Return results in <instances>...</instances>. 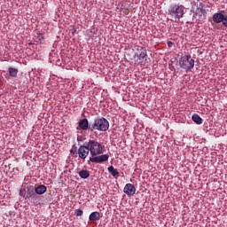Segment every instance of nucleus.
I'll list each match as a JSON object with an SVG mask.
<instances>
[{
	"mask_svg": "<svg viewBox=\"0 0 227 227\" xmlns=\"http://www.w3.org/2000/svg\"><path fill=\"white\" fill-rule=\"evenodd\" d=\"M20 195L23 196V192L22 191H20Z\"/></svg>",
	"mask_w": 227,
	"mask_h": 227,
	"instance_id": "5701e85b",
	"label": "nucleus"
},
{
	"mask_svg": "<svg viewBox=\"0 0 227 227\" xmlns=\"http://www.w3.org/2000/svg\"><path fill=\"white\" fill-rule=\"evenodd\" d=\"M89 153H90V149H88L87 146L85 145L79 146L77 151L79 159L85 160L89 156Z\"/></svg>",
	"mask_w": 227,
	"mask_h": 227,
	"instance_id": "0eeeda50",
	"label": "nucleus"
},
{
	"mask_svg": "<svg viewBox=\"0 0 227 227\" xmlns=\"http://www.w3.org/2000/svg\"><path fill=\"white\" fill-rule=\"evenodd\" d=\"M184 7L179 4H173L169 6L168 14L172 17V19L179 20L184 17Z\"/></svg>",
	"mask_w": 227,
	"mask_h": 227,
	"instance_id": "20e7f679",
	"label": "nucleus"
},
{
	"mask_svg": "<svg viewBox=\"0 0 227 227\" xmlns=\"http://www.w3.org/2000/svg\"><path fill=\"white\" fill-rule=\"evenodd\" d=\"M192 121L197 124V125H201L202 124V119L198 114H194L192 115Z\"/></svg>",
	"mask_w": 227,
	"mask_h": 227,
	"instance_id": "2eb2a0df",
	"label": "nucleus"
},
{
	"mask_svg": "<svg viewBox=\"0 0 227 227\" xmlns=\"http://www.w3.org/2000/svg\"><path fill=\"white\" fill-rule=\"evenodd\" d=\"M173 46V43L171 41H168V47L171 48Z\"/></svg>",
	"mask_w": 227,
	"mask_h": 227,
	"instance_id": "412c9836",
	"label": "nucleus"
},
{
	"mask_svg": "<svg viewBox=\"0 0 227 227\" xmlns=\"http://www.w3.org/2000/svg\"><path fill=\"white\" fill-rule=\"evenodd\" d=\"M90 162L92 163H103L109 160V154H97V155H91V158H90Z\"/></svg>",
	"mask_w": 227,
	"mask_h": 227,
	"instance_id": "423d86ee",
	"label": "nucleus"
},
{
	"mask_svg": "<svg viewBox=\"0 0 227 227\" xmlns=\"http://www.w3.org/2000/svg\"><path fill=\"white\" fill-rule=\"evenodd\" d=\"M90 151V156L101 155L103 153V145L98 143V140L90 139L89 142H85V145Z\"/></svg>",
	"mask_w": 227,
	"mask_h": 227,
	"instance_id": "f03ea898",
	"label": "nucleus"
},
{
	"mask_svg": "<svg viewBox=\"0 0 227 227\" xmlns=\"http://www.w3.org/2000/svg\"><path fill=\"white\" fill-rule=\"evenodd\" d=\"M8 71H9V75L11 77H17V74H19V69L17 68L9 67Z\"/></svg>",
	"mask_w": 227,
	"mask_h": 227,
	"instance_id": "dca6fc26",
	"label": "nucleus"
},
{
	"mask_svg": "<svg viewBox=\"0 0 227 227\" xmlns=\"http://www.w3.org/2000/svg\"><path fill=\"white\" fill-rule=\"evenodd\" d=\"M78 127H79V129H81L83 131L88 130V129L90 130V125L89 124V120L82 119V120L79 121Z\"/></svg>",
	"mask_w": 227,
	"mask_h": 227,
	"instance_id": "1a4fd4ad",
	"label": "nucleus"
},
{
	"mask_svg": "<svg viewBox=\"0 0 227 227\" xmlns=\"http://www.w3.org/2000/svg\"><path fill=\"white\" fill-rule=\"evenodd\" d=\"M137 51L135 53V59L137 64L145 65L148 61V54L146 53V51L142 47H137Z\"/></svg>",
	"mask_w": 227,
	"mask_h": 227,
	"instance_id": "39448f33",
	"label": "nucleus"
},
{
	"mask_svg": "<svg viewBox=\"0 0 227 227\" xmlns=\"http://www.w3.org/2000/svg\"><path fill=\"white\" fill-rule=\"evenodd\" d=\"M108 172L114 177L119 176L120 174L118 169L114 168V166L108 168Z\"/></svg>",
	"mask_w": 227,
	"mask_h": 227,
	"instance_id": "f3484780",
	"label": "nucleus"
},
{
	"mask_svg": "<svg viewBox=\"0 0 227 227\" xmlns=\"http://www.w3.org/2000/svg\"><path fill=\"white\" fill-rule=\"evenodd\" d=\"M70 153H75V151L70 150Z\"/></svg>",
	"mask_w": 227,
	"mask_h": 227,
	"instance_id": "4be33fe9",
	"label": "nucleus"
},
{
	"mask_svg": "<svg viewBox=\"0 0 227 227\" xmlns=\"http://www.w3.org/2000/svg\"><path fill=\"white\" fill-rule=\"evenodd\" d=\"M179 66L181 69L184 70L186 73L192 72L194 67V59L191 55H184L180 58Z\"/></svg>",
	"mask_w": 227,
	"mask_h": 227,
	"instance_id": "7ed1b4c3",
	"label": "nucleus"
},
{
	"mask_svg": "<svg viewBox=\"0 0 227 227\" xmlns=\"http://www.w3.org/2000/svg\"><path fill=\"white\" fill-rule=\"evenodd\" d=\"M47 191V188L43 184H39L37 187L35 188V194L42 195L44 194Z\"/></svg>",
	"mask_w": 227,
	"mask_h": 227,
	"instance_id": "9b49d317",
	"label": "nucleus"
},
{
	"mask_svg": "<svg viewBox=\"0 0 227 227\" xmlns=\"http://www.w3.org/2000/svg\"><path fill=\"white\" fill-rule=\"evenodd\" d=\"M74 215H76V216H82L83 215V211L82 209H76L74 211Z\"/></svg>",
	"mask_w": 227,
	"mask_h": 227,
	"instance_id": "6ab92c4d",
	"label": "nucleus"
},
{
	"mask_svg": "<svg viewBox=\"0 0 227 227\" xmlns=\"http://www.w3.org/2000/svg\"><path fill=\"white\" fill-rule=\"evenodd\" d=\"M226 16H224L223 13L219 12V13H215L212 16V20L213 22H215L216 24L222 23V21L223 20V19Z\"/></svg>",
	"mask_w": 227,
	"mask_h": 227,
	"instance_id": "9d476101",
	"label": "nucleus"
},
{
	"mask_svg": "<svg viewBox=\"0 0 227 227\" xmlns=\"http://www.w3.org/2000/svg\"><path fill=\"white\" fill-rule=\"evenodd\" d=\"M27 198H29L30 201L33 202L34 204L40 201V197L38 195H36V193H33V194L29 195V197L27 196Z\"/></svg>",
	"mask_w": 227,
	"mask_h": 227,
	"instance_id": "4468645a",
	"label": "nucleus"
},
{
	"mask_svg": "<svg viewBox=\"0 0 227 227\" xmlns=\"http://www.w3.org/2000/svg\"><path fill=\"white\" fill-rule=\"evenodd\" d=\"M110 128V122L104 117H99L94 120V122L90 125V131L95 132V130L100 132H106Z\"/></svg>",
	"mask_w": 227,
	"mask_h": 227,
	"instance_id": "f257e3e1",
	"label": "nucleus"
},
{
	"mask_svg": "<svg viewBox=\"0 0 227 227\" xmlns=\"http://www.w3.org/2000/svg\"><path fill=\"white\" fill-rule=\"evenodd\" d=\"M79 176H81L82 179H88L90 177V171L89 170H81L79 171Z\"/></svg>",
	"mask_w": 227,
	"mask_h": 227,
	"instance_id": "ddd939ff",
	"label": "nucleus"
},
{
	"mask_svg": "<svg viewBox=\"0 0 227 227\" xmlns=\"http://www.w3.org/2000/svg\"><path fill=\"white\" fill-rule=\"evenodd\" d=\"M200 16H205L207 14L206 10L203 8V4H200L198 7Z\"/></svg>",
	"mask_w": 227,
	"mask_h": 227,
	"instance_id": "a211bd4d",
	"label": "nucleus"
},
{
	"mask_svg": "<svg viewBox=\"0 0 227 227\" xmlns=\"http://www.w3.org/2000/svg\"><path fill=\"white\" fill-rule=\"evenodd\" d=\"M221 22L222 24H223L225 27H227V15L225 16V18H223V20H222Z\"/></svg>",
	"mask_w": 227,
	"mask_h": 227,
	"instance_id": "aec40b11",
	"label": "nucleus"
},
{
	"mask_svg": "<svg viewBox=\"0 0 227 227\" xmlns=\"http://www.w3.org/2000/svg\"><path fill=\"white\" fill-rule=\"evenodd\" d=\"M100 219H101L100 212H92L90 215V222H98V221H100Z\"/></svg>",
	"mask_w": 227,
	"mask_h": 227,
	"instance_id": "f8f14e48",
	"label": "nucleus"
},
{
	"mask_svg": "<svg viewBox=\"0 0 227 227\" xmlns=\"http://www.w3.org/2000/svg\"><path fill=\"white\" fill-rule=\"evenodd\" d=\"M122 192L129 197H131L136 194V187L132 184H126Z\"/></svg>",
	"mask_w": 227,
	"mask_h": 227,
	"instance_id": "6e6552de",
	"label": "nucleus"
}]
</instances>
